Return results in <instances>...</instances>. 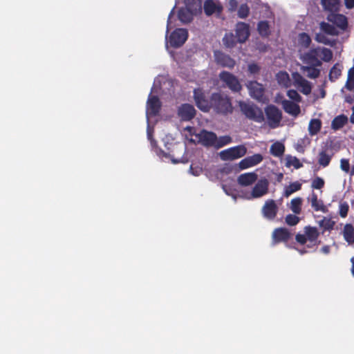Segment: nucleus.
Wrapping results in <instances>:
<instances>
[{"instance_id": "nucleus-1", "label": "nucleus", "mask_w": 354, "mask_h": 354, "mask_svg": "<svg viewBox=\"0 0 354 354\" xmlns=\"http://www.w3.org/2000/svg\"><path fill=\"white\" fill-rule=\"evenodd\" d=\"M304 234H297L295 236V240L301 245H304L308 241L309 245H307L308 248L317 245L320 241L317 239L319 236V232L316 227H312L308 225L304 228Z\"/></svg>"}, {"instance_id": "nucleus-2", "label": "nucleus", "mask_w": 354, "mask_h": 354, "mask_svg": "<svg viewBox=\"0 0 354 354\" xmlns=\"http://www.w3.org/2000/svg\"><path fill=\"white\" fill-rule=\"evenodd\" d=\"M239 106L242 113L248 119L259 123L264 121L262 110L254 104L241 101L239 103Z\"/></svg>"}, {"instance_id": "nucleus-3", "label": "nucleus", "mask_w": 354, "mask_h": 354, "mask_svg": "<svg viewBox=\"0 0 354 354\" xmlns=\"http://www.w3.org/2000/svg\"><path fill=\"white\" fill-rule=\"evenodd\" d=\"M218 78L222 86L230 89L232 93H239L242 90L239 78L232 73L223 71L219 73Z\"/></svg>"}, {"instance_id": "nucleus-4", "label": "nucleus", "mask_w": 354, "mask_h": 354, "mask_svg": "<svg viewBox=\"0 0 354 354\" xmlns=\"http://www.w3.org/2000/svg\"><path fill=\"white\" fill-rule=\"evenodd\" d=\"M211 107L216 112L226 114L232 111V106L229 98L223 97L218 93H214L211 95Z\"/></svg>"}, {"instance_id": "nucleus-5", "label": "nucleus", "mask_w": 354, "mask_h": 354, "mask_svg": "<svg viewBox=\"0 0 354 354\" xmlns=\"http://www.w3.org/2000/svg\"><path fill=\"white\" fill-rule=\"evenodd\" d=\"M247 151V147L244 145H239L221 151L219 155L222 160H234L243 157Z\"/></svg>"}, {"instance_id": "nucleus-6", "label": "nucleus", "mask_w": 354, "mask_h": 354, "mask_svg": "<svg viewBox=\"0 0 354 354\" xmlns=\"http://www.w3.org/2000/svg\"><path fill=\"white\" fill-rule=\"evenodd\" d=\"M196 106L202 111L207 112L211 109V99L209 100L205 92L201 88H194L193 91Z\"/></svg>"}, {"instance_id": "nucleus-7", "label": "nucleus", "mask_w": 354, "mask_h": 354, "mask_svg": "<svg viewBox=\"0 0 354 354\" xmlns=\"http://www.w3.org/2000/svg\"><path fill=\"white\" fill-rule=\"evenodd\" d=\"M188 37V32L185 28H176L174 30L169 39V44L171 47L177 48L182 46Z\"/></svg>"}, {"instance_id": "nucleus-8", "label": "nucleus", "mask_w": 354, "mask_h": 354, "mask_svg": "<svg viewBox=\"0 0 354 354\" xmlns=\"http://www.w3.org/2000/svg\"><path fill=\"white\" fill-rule=\"evenodd\" d=\"M265 113L270 127H277L282 119V113L279 108L272 104L268 105L265 109Z\"/></svg>"}, {"instance_id": "nucleus-9", "label": "nucleus", "mask_w": 354, "mask_h": 354, "mask_svg": "<svg viewBox=\"0 0 354 354\" xmlns=\"http://www.w3.org/2000/svg\"><path fill=\"white\" fill-rule=\"evenodd\" d=\"M294 85L304 95H308L311 93L312 85L310 82L306 80L301 74L296 72L292 74Z\"/></svg>"}, {"instance_id": "nucleus-10", "label": "nucleus", "mask_w": 354, "mask_h": 354, "mask_svg": "<svg viewBox=\"0 0 354 354\" xmlns=\"http://www.w3.org/2000/svg\"><path fill=\"white\" fill-rule=\"evenodd\" d=\"M214 59L218 65L223 68L232 69L236 65V61L233 58L219 50L214 52Z\"/></svg>"}, {"instance_id": "nucleus-11", "label": "nucleus", "mask_w": 354, "mask_h": 354, "mask_svg": "<svg viewBox=\"0 0 354 354\" xmlns=\"http://www.w3.org/2000/svg\"><path fill=\"white\" fill-rule=\"evenodd\" d=\"M269 181L266 178H261L253 187L251 196L252 198L262 197L268 192Z\"/></svg>"}, {"instance_id": "nucleus-12", "label": "nucleus", "mask_w": 354, "mask_h": 354, "mask_svg": "<svg viewBox=\"0 0 354 354\" xmlns=\"http://www.w3.org/2000/svg\"><path fill=\"white\" fill-rule=\"evenodd\" d=\"M319 48H312L303 55V62L308 66H321L322 62L319 59Z\"/></svg>"}, {"instance_id": "nucleus-13", "label": "nucleus", "mask_w": 354, "mask_h": 354, "mask_svg": "<svg viewBox=\"0 0 354 354\" xmlns=\"http://www.w3.org/2000/svg\"><path fill=\"white\" fill-rule=\"evenodd\" d=\"M326 19L329 22L335 25L342 30H346L348 28V19L342 14L337 12L328 14Z\"/></svg>"}, {"instance_id": "nucleus-14", "label": "nucleus", "mask_w": 354, "mask_h": 354, "mask_svg": "<svg viewBox=\"0 0 354 354\" xmlns=\"http://www.w3.org/2000/svg\"><path fill=\"white\" fill-rule=\"evenodd\" d=\"M278 212V207L275 201L272 199H269L266 201L262 207V214L263 216L268 220H273Z\"/></svg>"}, {"instance_id": "nucleus-15", "label": "nucleus", "mask_w": 354, "mask_h": 354, "mask_svg": "<svg viewBox=\"0 0 354 354\" xmlns=\"http://www.w3.org/2000/svg\"><path fill=\"white\" fill-rule=\"evenodd\" d=\"M236 36L238 38L239 43H244L250 35L249 24L239 21L236 25Z\"/></svg>"}, {"instance_id": "nucleus-16", "label": "nucleus", "mask_w": 354, "mask_h": 354, "mask_svg": "<svg viewBox=\"0 0 354 354\" xmlns=\"http://www.w3.org/2000/svg\"><path fill=\"white\" fill-rule=\"evenodd\" d=\"M201 144L205 147H214L216 142V134L212 131L203 129L198 135Z\"/></svg>"}, {"instance_id": "nucleus-17", "label": "nucleus", "mask_w": 354, "mask_h": 354, "mask_svg": "<svg viewBox=\"0 0 354 354\" xmlns=\"http://www.w3.org/2000/svg\"><path fill=\"white\" fill-rule=\"evenodd\" d=\"M196 109L189 104H182L178 110V116L184 121H189L196 115Z\"/></svg>"}, {"instance_id": "nucleus-18", "label": "nucleus", "mask_w": 354, "mask_h": 354, "mask_svg": "<svg viewBox=\"0 0 354 354\" xmlns=\"http://www.w3.org/2000/svg\"><path fill=\"white\" fill-rule=\"evenodd\" d=\"M147 109L151 115L158 114L161 109V102L158 96L149 95L147 102Z\"/></svg>"}, {"instance_id": "nucleus-19", "label": "nucleus", "mask_w": 354, "mask_h": 354, "mask_svg": "<svg viewBox=\"0 0 354 354\" xmlns=\"http://www.w3.org/2000/svg\"><path fill=\"white\" fill-rule=\"evenodd\" d=\"M290 238L289 230L285 227H279L275 229L272 232V241L274 244L280 242H286Z\"/></svg>"}, {"instance_id": "nucleus-20", "label": "nucleus", "mask_w": 354, "mask_h": 354, "mask_svg": "<svg viewBox=\"0 0 354 354\" xmlns=\"http://www.w3.org/2000/svg\"><path fill=\"white\" fill-rule=\"evenodd\" d=\"M308 201L310 203L312 208L316 212H322L326 213L328 212L327 207L324 205V201L318 199V196L314 192L308 197Z\"/></svg>"}, {"instance_id": "nucleus-21", "label": "nucleus", "mask_w": 354, "mask_h": 354, "mask_svg": "<svg viewBox=\"0 0 354 354\" xmlns=\"http://www.w3.org/2000/svg\"><path fill=\"white\" fill-rule=\"evenodd\" d=\"M250 95L255 99H261L264 93L263 85L257 81H250L247 84Z\"/></svg>"}, {"instance_id": "nucleus-22", "label": "nucleus", "mask_w": 354, "mask_h": 354, "mask_svg": "<svg viewBox=\"0 0 354 354\" xmlns=\"http://www.w3.org/2000/svg\"><path fill=\"white\" fill-rule=\"evenodd\" d=\"M281 104L285 112L292 116L296 117L301 112L300 106L292 101L284 100L282 101Z\"/></svg>"}, {"instance_id": "nucleus-23", "label": "nucleus", "mask_w": 354, "mask_h": 354, "mask_svg": "<svg viewBox=\"0 0 354 354\" xmlns=\"http://www.w3.org/2000/svg\"><path fill=\"white\" fill-rule=\"evenodd\" d=\"M257 174L254 172L241 174L237 179L238 183L241 186H249L257 180Z\"/></svg>"}, {"instance_id": "nucleus-24", "label": "nucleus", "mask_w": 354, "mask_h": 354, "mask_svg": "<svg viewBox=\"0 0 354 354\" xmlns=\"http://www.w3.org/2000/svg\"><path fill=\"white\" fill-rule=\"evenodd\" d=\"M222 11V7L216 4L212 0H206L204 3V12L207 16H211L213 14L220 15Z\"/></svg>"}, {"instance_id": "nucleus-25", "label": "nucleus", "mask_w": 354, "mask_h": 354, "mask_svg": "<svg viewBox=\"0 0 354 354\" xmlns=\"http://www.w3.org/2000/svg\"><path fill=\"white\" fill-rule=\"evenodd\" d=\"M321 4L324 10L329 12L328 14L337 12L339 10V0H322Z\"/></svg>"}, {"instance_id": "nucleus-26", "label": "nucleus", "mask_w": 354, "mask_h": 354, "mask_svg": "<svg viewBox=\"0 0 354 354\" xmlns=\"http://www.w3.org/2000/svg\"><path fill=\"white\" fill-rule=\"evenodd\" d=\"M348 122L346 115L342 114L336 116L331 122V128L336 131L342 129Z\"/></svg>"}, {"instance_id": "nucleus-27", "label": "nucleus", "mask_w": 354, "mask_h": 354, "mask_svg": "<svg viewBox=\"0 0 354 354\" xmlns=\"http://www.w3.org/2000/svg\"><path fill=\"white\" fill-rule=\"evenodd\" d=\"M178 17L181 22L187 24L192 20L193 13L188 8H181L178 10Z\"/></svg>"}, {"instance_id": "nucleus-28", "label": "nucleus", "mask_w": 354, "mask_h": 354, "mask_svg": "<svg viewBox=\"0 0 354 354\" xmlns=\"http://www.w3.org/2000/svg\"><path fill=\"white\" fill-rule=\"evenodd\" d=\"M257 31L262 37H268L271 34L269 22L260 21L257 24Z\"/></svg>"}, {"instance_id": "nucleus-29", "label": "nucleus", "mask_w": 354, "mask_h": 354, "mask_svg": "<svg viewBox=\"0 0 354 354\" xmlns=\"http://www.w3.org/2000/svg\"><path fill=\"white\" fill-rule=\"evenodd\" d=\"M333 156V153H327L326 149H322V151L319 153L318 163L324 167L328 166Z\"/></svg>"}, {"instance_id": "nucleus-30", "label": "nucleus", "mask_w": 354, "mask_h": 354, "mask_svg": "<svg viewBox=\"0 0 354 354\" xmlns=\"http://www.w3.org/2000/svg\"><path fill=\"white\" fill-rule=\"evenodd\" d=\"M298 45L303 48H308L310 47L312 39L310 35L306 32H301L298 35Z\"/></svg>"}, {"instance_id": "nucleus-31", "label": "nucleus", "mask_w": 354, "mask_h": 354, "mask_svg": "<svg viewBox=\"0 0 354 354\" xmlns=\"http://www.w3.org/2000/svg\"><path fill=\"white\" fill-rule=\"evenodd\" d=\"M270 153L275 157L281 156L285 151V146L279 142H276L270 147Z\"/></svg>"}, {"instance_id": "nucleus-32", "label": "nucleus", "mask_w": 354, "mask_h": 354, "mask_svg": "<svg viewBox=\"0 0 354 354\" xmlns=\"http://www.w3.org/2000/svg\"><path fill=\"white\" fill-rule=\"evenodd\" d=\"M301 189V183L299 181L291 183L289 185L286 186L283 192V196L288 197L294 192Z\"/></svg>"}, {"instance_id": "nucleus-33", "label": "nucleus", "mask_w": 354, "mask_h": 354, "mask_svg": "<svg viewBox=\"0 0 354 354\" xmlns=\"http://www.w3.org/2000/svg\"><path fill=\"white\" fill-rule=\"evenodd\" d=\"M322 128V122L319 119H312L308 125V131L310 136L317 134Z\"/></svg>"}, {"instance_id": "nucleus-34", "label": "nucleus", "mask_w": 354, "mask_h": 354, "mask_svg": "<svg viewBox=\"0 0 354 354\" xmlns=\"http://www.w3.org/2000/svg\"><path fill=\"white\" fill-rule=\"evenodd\" d=\"M223 41L224 45L228 48H232L239 43L238 38L232 32L226 33L223 39Z\"/></svg>"}, {"instance_id": "nucleus-35", "label": "nucleus", "mask_w": 354, "mask_h": 354, "mask_svg": "<svg viewBox=\"0 0 354 354\" xmlns=\"http://www.w3.org/2000/svg\"><path fill=\"white\" fill-rule=\"evenodd\" d=\"M319 27L321 30L327 35H337L338 34V32L333 25H331L325 21H322L319 24Z\"/></svg>"}, {"instance_id": "nucleus-36", "label": "nucleus", "mask_w": 354, "mask_h": 354, "mask_svg": "<svg viewBox=\"0 0 354 354\" xmlns=\"http://www.w3.org/2000/svg\"><path fill=\"white\" fill-rule=\"evenodd\" d=\"M314 66H304L301 69L307 72V76L312 79L317 78L320 75V70Z\"/></svg>"}, {"instance_id": "nucleus-37", "label": "nucleus", "mask_w": 354, "mask_h": 354, "mask_svg": "<svg viewBox=\"0 0 354 354\" xmlns=\"http://www.w3.org/2000/svg\"><path fill=\"white\" fill-rule=\"evenodd\" d=\"M302 198L297 197L291 200L290 209L295 214H299L301 212Z\"/></svg>"}, {"instance_id": "nucleus-38", "label": "nucleus", "mask_w": 354, "mask_h": 354, "mask_svg": "<svg viewBox=\"0 0 354 354\" xmlns=\"http://www.w3.org/2000/svg\"><path fill=\"white\" fill-rule=\"evenodd\" d=\"M310 141L309 138L307 136H305L303 138H300L297 140V143L295 144V148L297 150V151L299 153H304L305 151V148L306 146H308L310 144Z\"/></svg>"}, {"instance_id": "nucleus-39", "label": "nucleus", "mask_w": 354, "mask_h": 354, "mask_svg": "<svg viewBox=\"0 0 354 354\" xmlns=\"http://www.w3.org/2000/svg\"><path fill=\"white\" fill-rule=\"evenodd\" d=\"M231 142H232V138L230 136H223L218 138L216 137L215 148L220 149Z\"/></svg>"}, {"instance_id": "nucleus-40", "label": "nucleus", "mask_w": 354, "mask_h": 354, "mask_svg": "<svg viewBox=\"0 0 354 354\" xmlns=\"http://www.w3.org/2000/svg\"><path fill=\"white\" fill-rule=\"evenodd\" d=\"M335 225V222L330 218L324 217L323 219L319 221V225L323 228L324 231L331 230Z\"/></svg>"}, {"instance_id": "nucleus-41", "label": "nucleus", "mask_w": 354, "mask_h": 354, "mask_svg": "<svg viewBox=\"0 0 354 354\" xmlns=\"http://www.w3.org/2000/svg\"><path fill=\"white\" fill-rule=\"evenodd\" d=\"M338 66H339V64H336L330 70L329 80L331 82H335L342 75V69Z\"/></svg>"}, {"instance_id": "nucleus-42", "label": "nucleus", "mask_w": 354, "mask_h": 354, "mask_svg": "<svg viewBox=\"0 0 354 354\" xmlns=\"http://www.w3.org/2000/svg\"><path fill=\"white\" fill-rule=\"evenodd\" d=\"M354 236V227L351 224H346L344 227V236L347 242H351Z\"/></svg>"}, {"instance_id": "nucleus-43", "label": "nucleus", "mask_w": 354, "mask_h": 354, "mask_svg": "<svg viewBox=\"0 0 354 354\" xmlns=\"http://www.w3.org/2000/svg\"><path fill=\"white\" fill-rule=\"evenodd\" d=\"M346 88L349 91H351L354 88V66L350 68L348 71Z\"/></svg>"}, {"instance_id": "nucleus-44", "label": "nucleus", "mask_w": 354, "mask_h": 354, "mask_svg": "<svg viewBox=\"0 0 354 354\" xmlns=\"http://www.w3.org/2000/svg\"><path fill=\"white\" fill-rule=\"evenodd\" d=\"M250 14V8L246 3L241 4L238 10V17L241 19H245Z\"/></svg>"}, {"instance_id": "nucleus-45", "label": "nucleus", "mask_w": 354, "mask_h": 354, "mask_svg": "<svg viewBox=\"0 0 354 354\" xmlns=\"http://www.w3.org/2000/svg\"><path fill=\"white\" fill-rule=\"evenodd\" d=\"M324 180L319 176H316L312 181L311 187L315 189H321L324 187Z\"/></svg>"}, {"instance_id": "nucleus-46", "label": "nucleus", "mask_w": 354, "mask_h": 354, "mask_svg": "<svg viewBox=\"0 0 354 354\" xmlns=\"http://www.w3.org/2000/svg\"><path fill=\"white\" fill-rule=\"evenodd\" d=\"M286 223L290 226L296 225L299 222V218L296 214H288L285 218Z\"/></svg>"}, {"instance_id": "nucleus-47", "label": "nucleus", "mask_w": 354, "mask_h": 354, "mask_svg": "<svg viewBox=\"0 0 354 354\" xmlns=\"http://www.w3.org/2000/svg\"><path fill=\"white\" fill-rule=\"evenodd\" d=\"M288 97L295 102H299L301 101V97L298 92L293 89H290L287 92Z\"/></svg>"}, {"instance_id": "nucleus-48", "label": "nucleus", "mask_w": 354, "mask_h": 354, "mask_svg": "<svg viewBox=\"0 0 354 354\" xmlns=\"http://www.w3.org/2000/svg\"><path fill=\"white\" fill-rule=\"evenodd\" d=\"M349 206L346 202L341 203L339 205V214L342 218H346L348 215Z\"/></svg>"}, {"instance_id": "nucleus-49", "label": "nucleus", "mask_w": 354, "mask_h": 354, "mask_svg": "<svg viewBox=\"0 0 354 354\" xmlns=\"http://www.w3.org/2000/svg\"><path fill=\"white\" fill-rule=\"evenodd\" d=\"M250 158L252 165L254 166L259 164L263 159V157L260 153H255L251 156H248Z\"/></svg>"}, {"instance_id": "nucleus-50", "label": "nucleus", "mask_w": 354, "mask_h": 354, "mask_svg": "<svg viewBox=\"0 0 354 354\" xmlns=\"http://www.w3.org/2000/svg\"><path fill=\"white\" fill-rule=\"evenodd\" d=\"M239 167L241 169H245L253 167V165H252L251 161L248 156V157L242 159L239 162Z\"/></svg>"}, {"instance_id": "nucleus-51", "label": "nucleus", "mask_w": 354, "mask_h": 354, "mask_svg": "<svg viewBox=\"0 0 354 354\" xmlns=\"http://www.w3.org/2000/svg\"><path fill=\"white\" fill-rule=\"evenodd\" d=\"M322 53L323 55L322 59L324 62H329L333 58V53L331 50L326 48H324L322 50Z\"/></svg>"}, {"instance_id": "nucleus-52", "label": "nucleus", "mask_w": 354, "mask_h": 354, "mask_svg": "<svg viewBox=\"0 0 354 354\" xmlns=\"http://www.w3.org/2000/svg\"><path fill=\"white\" fill-rule=\"evenodd\" d=\"M293 166L295 169L301 168L303 165L300 162V160L296 158L293 157L291 160H288L287 162V166Z\"/></svg>"}, {"instance_id": "nucleus-53", "label": "nucleus", "mask_w": 354, "mask_h": 354, "mask_svg": "<svg viewBox=\"0 0 354 354\" xmlns=\"http://www.w3.org/2000/svg\"><path fill=\"white\" fill-rule=\"evenodd\" d=\"M340 168L342 171L346 173H348L351 171L350 170V164L348 159L342 158L340 160Z\"/></svg>"}, {"instance_id": "nucleus-54", "label": "nucleus", "mask_w": 354, "mask_h": 354, "mask_svg": "<svg viewBox=\"0 0 354 354\" xmlns=\"http://www.w3.org/2000/svg\"><path fill=\"white\" fill-rule=\"evenodd\" d=\"M248 71L251 74H257L260 71V67L255 63H252L248 65Z\"/></svg>"}, {"instance_id": "nucleus-55", "label": "nucleus", "mask_w": 354, "mask_h": 354, "mask_svg": "<svg viewBox=\"0 0 354 354\" xmlns=\"http://www.w3.org/2000/svg\"><path fill=\"white\" fill-rule=\"evenodd\" d=\"M315 39L319 43H322L325 44L328 43V39L322 33H317Z\"/></svg>"}, {"instance_id": "nucleus-56", "label": "nucleus", "mask_w": 354, "mask_h": 354, "mask_svg": "<svg viewBox=\"0 0 354 354\" xmlns=\"http://www.w3.org/2000/svg\"><path fill=\"white\" fill-rule=\"evenodd\" d=\"M174 8H173V9L171 10V11L170 12L169 16H168V19H167V30H166V34L167 35L168 32H169V25L171 24V17H173L174 15Z\"/></svg>"}, {"instance_id": "nucleus-57", "label": "nucleus", "mask_w": 354, "mask_h": 354, "mask_svg": "<svg viewBox=\"0 0 354 354\" xmlns=\"http://www.w3.org/2000/svg\"><path fill=\"white\" fill-rule=\"evenodd\" d=\"M344 4L346 8L352 9L354 8V0H344Z\"/></svg>"}, {"instance_id": "nucleus-58", "label": "nucleus", "mask_w": 354, "mask_h": 354, "mask_svg": "<svg viewBox=\"0 0 354 354\" xmlns=\"http://www.w3.org/2000/svg\"><path fill=\"white\" fill-rule=\"evenodd\" d=\"M147 137H148V139L150 140L151 143L152 145H154L156 144V141L153 138V136H152V133H150L149 131L147 132Z\"/></svg>"}, {"instance_id": "nucleus-59", "label": "nucleus", "mask_w": 354, "mask_h": 354, "mask_svg": "<svg viewBox=\"0 0 354 354\" xmlns=\"http://www.w3.org/2000/svg\"><path fill=\"white\" fill-rule=\"evenodd\" d=\"M321 251L324 254H328L330 252V246L324 245L322 248Z\"/></svg>"}, {"instance_id": "nucleus-60", "label": "nucleus", "mask_w": 354, "mask_h": 354, "mask_svg": "<svg viewBox=\"0 0 354 354\" xmlns=\"http://www.w3.org/2000/svg\"><path fill=\"white\" fill-rule=\"evenodd\" d=\"M350 121L351 123L354 124V106L352 108V114L350 117Z\"/></svg>"}, {"instance_id": "nucleus-61", "label": "nucleus", "mask_w": 354, "mask_h": 354, "mask_svg": "<svg viewBox=\"0 0 354 354\" xmlns=\"http://www.w3.org/2000/svg\"><path fill=\"white\" fill-rule=\"evenodd\" d=\"M351 262H352V274L354 276V257L351 259Z\"/></svg>"}, {"instance_id": "nucleus-62", "label": "nucleus", "mask_w": 354, "mask_h": 354, "mask_svg": "<svg viewBox=\"0 0 354 354\" xmlns=\"http://www.w3.org/2000/svg\"><path fill=\"white\" fill-rule=\"evenodd\" d=\"M230 3L232 6H236L237 4V1L236 0H230Z\"/></svg>"}, {"instance_id": "nucleus-63", "label": "nucleus", "mask_w": 354, "mask_h": 354, "mask_svg": "<svg viewBox=\"0 0 354 354\" xmlns=\"http://www.w3.org/2000/svg\"><path fill=\"white\" fill-rule=\"evenodd\" d=\"M350 174H351V176H354V165H353V167H352V169H351V171H350Z\"/></svg>"}, {"instance_id": "nucleus-64", "label": "nucleus", "mask_w": 354, "mask_h": 354, "mask_svg": "<svg viewBox=\"0 0 354 354\" xmlns=\"http://www.w3.org/2000/svg\"><path fill=\"white\" fill-rule=\"evenodd\" d=\"M299 253L303 254H305L306 252V250H299Z\"/></svg>"}]
</instances>
